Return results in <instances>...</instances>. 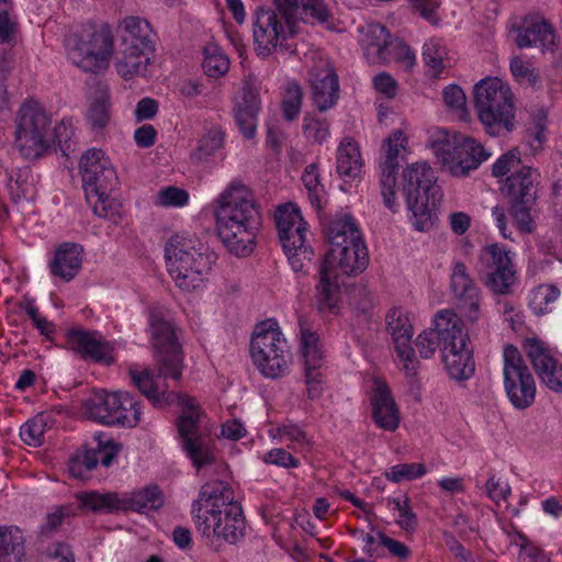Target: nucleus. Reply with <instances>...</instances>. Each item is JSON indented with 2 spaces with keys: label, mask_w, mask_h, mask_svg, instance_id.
Here are the masks:
<instances>
[{
  "label": "nucleus",
  "mask_w": 562,
  "mask_h": 562,
  "mask_svg": "<svg viewBox=\"0 0 562 562\" xmlns=\"http://www.w3.org/2000/svg\"><path fill=\"white\" fill-rule=\"evenodd\" d=\"M313 101L322 112L333 108L339 98L338 76L335 69L326 64L311 74Z\"/></svg>",
  "instance_id": "a878e982"
},
{
  "label": "nucleus",
  "mask_w": 562,
  "mask_h": 562,
  "mask_svg": "<svg viewBox=\"0 0 562 562\" xmlns=\"http://www.w3.org/2000/svg\"><path fill=\"white\" fill-rule=\"evenodd\" d=\"M273 2L277 4L281 18L270 8L265 9L260 7L255 13L252 31L255 49L262 57L269 56L278 46H282V41L285 40L286 34L293 35L295 33L294 27L297 21L314 23L303 19H295L289 24L277 1L273 0Z\"/></svg>",
  "instance_id": "2eb2a0df"
},
{
  "label": "nucleus",
  "mask_w": 562,
  "mask_h": 562,
  "mask_svg": "<svg viewBox=\"0 0 562 562\" xmlns=\"http://www.w3.org/2000/svg\"><path fill=\"white\" fill-rule=\"evenodd\" d=\"M202 67L206 76L218 78L228 71L229 59L217 45L211 44L204 48Z\"/></svg>",
  "instance_id": "49530a36"
},
{
  "label": "nucleus",
  "mask_w": 562,
  "mask_h": 562,
  "mask_svg": "<svg viewBox=\"0 0 562 562\" xmlns=\"http://www.w3.org/2000/svg\"><path fill=\"white\" fill-rule=\"evenodd\" d=\"M409 2L414 13L428 21L431 25L438 24L440 20L438 10L441 5V0H409Z\"/></svg>",
  "instance_id": "13d9d810"
},
{
  "label": "nucleus",
  "mask_w": 562,
  "mask_h": 562,
  "mask_svg": "<svg viewBox=\"0 0 562 562\" xmlns=\"http://www.w3.org/2000/svg\"><path fill=\"white\" fill-rule=\"evenodd\" d=\"M361 44L364 48V57L370 64L382 65L391 61L390 33L380 23H370L361 29Z\"/></svg>",
  "instance_id": "c85d7f7f"
},
{
  "label": "nucleus",
  "mask_w": 562,
  "mask_h": 562,
  "mask_svg": "<svg viewBox=\"0 0 562 562\" xmlns=\"http://www.w3.org/2000/svg\"><path fill=\"white\" fill-rule=\"evenodd\" d=\"M127 405L131 409L133 405L131 394L121 391L113 393L99 391L86 402L87 413L93 420L104 425H121L133 428L137 425V417L124 413Z\"/></svg>",
  "instance_id": "dca6fc26"
},
{
  "label": "nucleus",
  "mask_w": 562,
  "mask_h": 562,
  "mask_svg": "<svg viewBox=\"0 0 562 562\" xmlns=\"http://www.w3.org/2000/svg\"><path fill=\"white\" fill-rule=\"evenodd\" d=\"M538 177L535 169L524 166L510 175L502 187V193L508 199L509 213L524 233L533 229L530 212L538 198Z\"/></svg>",
  "instance_id": "f8f14e48"
},
{
  "label": "nucleus",
  "mask_w": 562,
  "mask_h": 562,
  "mask_svg": "<svg viewBox=\"0 0 562 562\" xmlns=\"http://www.w3.org/2000/svg\"><path fill=\"white\" fill-rule=\"evenodd\" d=\"M285 255L288 256V260L295 272H306L313 256L314 251L311 246H306L305 243L300 244L295 243L289 249H283Z\"/></svg>",
  "instance_id": "603ef678"
},
{
  "label": "nucleus",
  "mask_w": 562,
  "mask_h": 562,
  "mask_svg": "<svg viewBox=\"0 0 562 562\" xmlns=\"http://www.w3.org/2000/svg\"><path fill=\"white\" fill-rule=\"evenodd\" d=\"M520 164V151L517 148H513L495 161L492 166V175L496 178L503 177L509 171L518 168Z\"/></svg>",
  "instance_id": "bf43d9fd"
},
{
  "label": "nucleus",
  "mask_w": 562,
  "mask_h": 562,
  "mask_svg": "<svg viewBox=\"0 0 562 562\" xmlns=\"http://www.w3.org/2000/svg\"><path fill=\"white\" fill-rule=\"evenodd\" d=\"M151 346L158 376L182 379L183 351L176 328L160 312H150Z\"/></svg>",
  "instance_id": "9b49d317"
},
{
  "label": "nucleus",
  "mask_w": 562,
  "mask_h": 562,
  "mask_svg": "<svg viewBox=\"0 0 562 562\" xmlns=\"http://www.w3.org/2000/svg\"><path fill=\"white\" fill-rule=\"evenodd\" d=\"M133 384L146 396L155 407H166L177 404L183 412L178 419V431L182 439L183 450L191 459L193 465L201 469L214 462V453L210 449L205 438L199 432L201 412L194 403V398L187 394L159 390L156 379L157 367L143 371L128 370Z\"/></svg>",
  "instance_id": "f03ea898"
},
{
  "label": "nucleus",
  "mask_w": 562,
  "mask_h": 562,
  "mask_svg": "<svg viewBox=\"0 0 562 562\" xmlns=\"http://www.w3.org/2000/svg\"><path fill=\"white\" fill-rule=\"evenodd\" d=\"M387 149L385 153V160L381 164V194L383 196L384 205L392 212H396L397 203L395 201L396 194V173H397V157L401 149H404L407 139L401 130L394 131L385 140Z\"/></svg>",
  "instance_id": "412c9836"
},
{
  "label": "nucleus",
  "mask_w": 562,
  "mask_h": 562,
  "mask_svg": "<svg viewBox=\"0 0 562 562\" xmlns=\"http://www.w3.org/2000/svg\"><path fill=\"white\" fill-rule=\"evenodd\" d=\"M218 505L212 507H204L201 501L193 503V513L195 526L202 537H216L220 525L222 524V509L217 508Z\"/></svg>",
  "instance_id": "ea45409f"
},
{
  "label": "nucleus",
  "mask_w": 562,
  "mask_h": 562,
  "mask_svg": "<svg viewBox=\"0 0 562 562\" xmlns=\"http://www.w3.org/2000/svg\"><path fill=\"white\" fill-rule=\"evenodd\" d=\"M326 235L330 248L322 265L335 271L339 269L347 276H357L366 270L369 263L368 249L350 215L333 220Z\"/></svg>",
  "instance_id": "20e7f679"
},
{
  "label": "nucleus",
  "mask_w": 562,
  "mask_h": 562,
  "mask_svg": "<svg viewBox=\"0 0 562 562\" xmlns=\"http://www.w3.org/2000/svg\"><path fill=\"white\" fill-rule=\"evenodd\" d=\"M379 544L386 548L391 555L406 560L411 555L409 548L403 542L387 537L383 531H376Z\"/></svg>",
  "instance_id": "69168bd1"
},
{
  "label": "nucleus",
  "mask_w": 562,
  "mask_h": 562,
  "mask_svg": "<svg viewBox=\"0 0 562 562\" xmlns=\"http://www.w3.org/2000/svg\"><path fill=\"white\" fill-rule=\"evenodd\" d=\"M516 271L514 268L496 270H485L482 276L484 284L497 295H508L512 293V286L516 282Z\"/></svg>",
  "instance_id": "c03bdc74"
},
{
  "label": "nucleus",
  "mask_w": 562,
  "mask_h": 562,
  "mask_svg": "<svg viewBox=\"0 0 562 562\" xmlns=\"http://www.w3.org/2000/svg\"><path fill=\"white\" fill-rule=\"evenodd\" d=\"M453 340H450L448 347L442 351V360L448 373L456 380H467L475 369L472 349L469 348V336L463 331V327L459 329Z\"/></svg>",
  "instance_id": "4be33fe9"
},
{
  "label": "nucleus",
  "mask_w": 562,
  "mask_h": 562,
  "mask_svg": "<svg viewBox=\"0 0 562 562\" xmlns=\"http://www.w3.org/2000/svg\"><path fill=\"white\" fill-rule=\"evenodd\" d=\"M509 67L512 74L517 79L526 80L531 87H536L539 83V72L535 68L527 67L519 57H514L510 60Z\"/></svg>",
  "instance_id": "0e129e2a"
},
{
  "label": "nucleus",
  "mask_w": 562,
  "mask_h": 562,
  "mask_svg": "<svg viewBox=\"0 0 562 562\" xmlns=\"http://www.w3.org/2000/svg\"><path fill=\"white\" fill-rule=\"evenodd\" d=\"M389 503L394 504V509L400 513V518L396 520V524L405 531H414L417 527V517L409 506V499L405 498L403 503L398 499L389 498Z\"/></svg>",
  "instance_id": "680f3d73"
},
{
  "label": "nucleus",
  "mask_w": 562,
  "mask_h": 562,
  "mask_svg": "<svg viewBox=\"0 0 562 562\" xmlns=\"http://www.w3.org/2000/svg\"><path fill=\"white\" fill-rule=\"evenodd\" d=\"M45 425L42 418L26 422L20 429V437L29 446L38 447L44 441Z\"/></svg>",
  "instance_id": "4d7b16f0"
},
{
  "label": "nucleus",
  "mask_w": 562,
  "mask_h": 562,
  "mask_svg": "<svg viewBox=\"0 0 562 562\" xmlns=\"http://www.w3.org/2000/svg\"><path fill=\"white\" fill-rule=\"evenodd\" d=\"M188 192L177 187L161 189L157 195V204L161 206H183L188 203Z\"/></svg>",
  "instance_id": "e2e57ef3"
},
{
  "label": "nucleus",
  "mask_w": 562,
  "mask_h": 562,
  "mask_svg": "<svg viewBox=\"0 0 562 562\" xmlns=\"http://www.w3.org/2000/svg\"><path fill=\"white\" fill-rule=\"evenodd\" d=\"M68 57L85 71L98 72L108 67L113 50V35L108 24L90 25L68 40Z\"/></svg>",
  "instance_id": "9d476101"
},
{
  "label": "nucleus",
  "mask_w": 562,
  "mask_h": 562,
  "mask_svg": "<svg viewBox=\"0 0 562 562\" xmlns=\"http://www.w3.org/2000/svg\"><path fill=\"white\" fill-rule=\"evenodd\" d=\"M403 63L408 69L415 64V54L405 43L401 41L393 42L391 46V60Z\"/></svg>",
  "instance_id": "774afa93"
},
{
  "label": "nucleus",
  "mask_w": 562,
  "mask_h": 562,
  "mask_svg": "<svg viewBox=\"0 0 562 562\" xmlns=\"http://www.w3.org/2000/svg\"><path fill=\"white\" fill-rule=\"evenodd\" d=\"M516 44L519 48L539 46L546 50H553L555 34L552 25L546 20L525 21L517 27Z\"/></svg>",
  "instance_id": "2f4dec72"
},
{
  "label": "nucleus",
  "mask_w": 562,
  "mask_h": 562,
  "mask_svg": "<svg viewBox=\"0 0 562 562\" xmlns=\"http://www.w3.org/2000/svg\"><path fill=\"white\" fill-rule=\"evenodd\" d=\"M301 325V352L305 363V383L307 385V395L310 398H317L322 393L321 372L323 364L322 353L318 349V337L315 333L308 331Z\"/></svg>",
  "instance_id": "393cba45"
},
{
  "label": "nucleus",
  "mask_w": 562,
  "mask_h": 562,
  "mask_svg": "<svg viewBox=\"0 0 562 562\" xmlns=\"http://www.w3.org/2000/svg\"><path fill=\"white\" fill-rule=\"evenodd\" d=\"M374 390L370 397L372 418L386 431H395L400 426V411L386 382L374 379Z\"/></svg>",
  "instance_id": "b1692460"
},
{
  "label": "nucleus",
  "mask_w": 562,
  "mask_h": 562,
  "mask_svg": "<svg viewBox=\"0 0 562 562\" xmlns=\"http://www.w3.org/2000/svg\"><path fill=\"white\" fill-rule=\"evenodd\" d=\"M480 260L485 266V270L514 268L509 251L497 244L485 247L481 252Z\"/></svg>",
  "instance_id": "09e8293b"
},
{
  "label": "nucleus",
  "mask_w": 562,
  "mask_h": 562,
  "mask_svg": "<svg viewBox=\"0 0 562 562\" xmlns=\"http://www.w3.org/2000/svg\"><path fill=\"white\" fill-rule=\"evenodd\" d=\"M222 514L217 538L234 544L245 537L246 521L241 506L238 503L226 506L222 509Z\"/></svg>",
  "instance_id": "e433bc0d"
},
{
  "label": "nucleus",
  "mask_w": 562,
  "mask_h": 562,
  "mask_svg": "<svg viewBox=\"0 0 562 562\" xmlns=\"http://www.w3.org/2000/svg\"><path fill=\"white\" fill-rule=\"evenodd\" d=\"M504 357V387L515 408L526 409L536 397V382L525 360L514 345H506Z\"/></svg>",
  "instance_id": "4468645a"
},
{
  "label": "nucleus",
  "mask_w": 562,
  "mask_h": 562,
  "mask_svg": "<svg viewBox=\"0 0 562 562\" xmlns=\"http://www.w3.org/2000/svg\"><path fill=\"white\" fill-rule=\"evenodd\" d=\"M250 355L255 366L267 378L276 379L288 371L291 352L277 323L257 325L250 342Z\"/></svg>",
  "instance_id": "1a4fd4ad"
},
{
  "label": "nucleus",
  "mask_w": 562,
  "mask_h": 562,
  "mask_svg": "<svg viewBox=\"0 0 562 562\" xmlns=\"http://www.w3.org/2000/svg\"><path fill=\"white\" fill-rule=\"evenodd\" d=\"M112 192L104 190V194H101L100 190L93 194L92 201L89 203L97 216L117 223L121 218L122 204L111 196Z\"/></svg>",
  "instance_id": "a18cd8bd"
},
{
  "label": "nucleus",
  "mask_w": 562,
  "mask_h": 562,
  "mask_svg": "<svg viewBox=\"0 0 562 562\" xmlns=\"http://www.w3.org/2000/svg\"><path fill=\"white\" fill-rule=\"evenodd\" d=\"M386 323L398 358L412 362L414 356V349L411 345L413 326L407 315L401 310L393 308L386 315Z\"/></svg>",
  "instance_id": "473e14b6"
},
{
  "label": "nucleus",
  "mask_w": 562,
  "mask_h": 562,
  "mask_svg": "<svg viewBox=\"0 0 562 562\" xmlns=\"http://www.w3.org/2000/svg\"><path fill=\"white\" fill-rule=\"evenodd\" d=\"M154 52L138 47L119 46L116 54V70L125 80L135 76H145Z\"/></svg>",
  "instance_id": "f704fd0d"
},
{
  "label": "nucleus",
  "mask_w": 562,
  "mask_h": 562,
  "mask_svg": "<svg viewBox=\"0 0 562 562\" xmlns=\"http://www.w3.org/2000/svg\"><path fill=\"white\" fill-rule=\"evenodd\" d=\"M33 171L29 167L13 170L8 182L10 198L14 203L22 200H33L36 195V184Z\"/></svg>",
  "instance_id": "4c0bfd02"
},
{
  "label": "nucleus",
  "mask_w": 562,
  "mask_h": 562,
  "mask_svg": "<svg viewBox=\"0 0 562 562\" xmlns=\"http://www.w3.org/2000/svg\"><path fill=\"white\" fill-rule=\"evenodd\" d=\"M450 286L467 319L471 323L476 322L480 311L479 289L461 261L453 266Z\"/></svg>",
  "instance_id": "5701e85b"
},
{
  "label": "nucleus",
  "mask_w": 562,
  "mask_h": 562,
  "mask_svg": "<svg viewBox=\"0 0 562 562\" xmlns=\"http://www.w3.org/2000/svg\"><path fill=\"white\" fill-rule=\"evenodd\" d=\"M82 248L72 243H65L55 251L49 268L54 277L70 281L79 272L81 267Z\"/></svg>",
  "instance_id": "c9c22d12"
},
{
  "label": "nucleus",
  "mask_w": 562,
  "mask_h": 562,
  "mask_svg": "<svg viewBox=\"0 0 562 562\" xmlns=\"http://www.w3.org/2000/svg\"><path fill=\"white\" fill-rule=\"evenodd\" d=\"M259 110L260 101L255 87L249 80H246L241 89L240 100L234 106V119L240 133L248 139L256 134Z\"/></svg>",
  "instance_id": "c756f323"
},
{
  "label": "nucleus",
  "mask_w": 562,
  "mask_h": 562,
  "mask_svg": "<svg viewBox=\"0 0 562 562\" xmlns=\"http://www.w3.org/2000/svg\"><path fill=\"white\" fill-rule=\"evenodd\" d=\"M93 438L97 441L95 448L85 446L69 461L68 471L75 479L86 480L87 474L98 465L99 460L102 465L109 467L122 448L121 443L112 439H103L100 432H97Z\"/></svg>",
  "instance_id": "aec40b11"
},
{
  "label": "nucleus",
  "mask_w": 562,
  "mask_h": 562,
  "mask_svg": "<svg viewBox=\"0 0 562 562\" xmlns=\"http://www.w3.org/2000/svg\"><path fill=\"white\" fill-rule=\"evenodd\" d=\"M225 132L220 126H213L199 139L195 150L191 154V160L195 164L206 161L218 149L223 148Z\"/></svg>",
  "instance_id": "37998d69"
},
{
  "label": "nucleus",
  "mask_w": 562,
  "mask_h": 562,
  "mask_svg": "<svg viewBox=\"0 0 562 562\" xmlns=\"http://www.w3.org/2000/svg\"><path fill=\"white\" fill-rule=\"evenodd\" d=\"M80 173L82 187L88 202L92 201L93 194L101 190L114 191L117 188L119 179L109 158L101 149H88L80 159Z\"/></svg>",
  "instance_id": "f3484780"
},
{
  "label": "nucleus",
  "mask_w": 562,
  "mask_h": 562,
  "mask_svg": "<svg viewBox=\"0 0 562 562\" xmlns=\"http://www.w3.org/2000/svg\"><path fill=\"white\" fill-rule=\"evenodd\" d=\"M340 286L337 282V271L321 265L318 282L315 286L314 305L321 313H336L340 300Z\"/></svg>",
  "instance_id": "7c9ffc66"
},
{
  "label": "nucleus",
  "mask_w": 562,
  "mask_h": 562,
  "mask_svg": "<svg viewBox=\"0 0 562 562\" xmlns=\"http://www.w3.org/2000/svg\"><path fill=\"white\" fill-rule=\"evenodd\" d=\"M303 132L307 138L322 144L329 135V124L325 120L306 115L303 120Z\"/></svg>",
  "instance_id": "052dcab7"
},
{
  "label": "nucleus",
  "mask_w": 562,
  "mask_h": 562,
  "mask_svg": "<svg viewBox=\"0 0 562 562\" xmlns=\"http://www.w3.org/2000/svg\"><path fill=\"white\" fill-rule=\"evenodd\" d=\"M402 192L413 215V226L419 232L432 228L442 196L432 168L427 162L408 165L402 173Z\"/></svg>",
  "instance_id": "7ed1b4c3"
},
{
  "label": "nucleus",
  "mask_w": 562,
  "mask_h": 562,
  "mask_svg": "<svg viewBox=\"0 0 562 562\" xmlns=\"http://www.w3.org/2000/svg\"><path fill=\"white\" fill-rule=\"evenodd\" d=\"M463 327L462 319L452 311L445 310L439 312L434 319V327L425 329L416 340V347L419 355L428 359L434 356L437 348H441V352L450 340H453L459 329Z\"/></svg>",
  "instance_id": "a211bd4d"
},
{
  "label": "nucleus",
  "mask_w": 562,
  "mask_h": 562,
  "mask_svg": "<svg viewBox=\"0 0 562 562\" xmlns=\"http://www.w3.org/2000/svg\"><path fill=\"white\" fill-rule=\"evenodd\" d=\"M442 94L446 105L456 111L461 120H467V97L463 90L457 85H451L445 88Z\"/></svg>",
  "instance_id": "6e6d98bb"
},
{
  "label": "nucleus",
  "mask_w": 562,
  "mask_h": 562,
  "mask_svg": "<svg viewBox=\"0 0 562 562\" xmlns=\"http://www.w3.org/2000/svg\"><path fill=\"white\" fill-rule=\"evenodd\" d=\"M430 147L441 170L458 178L468 177L491 156L473 137L446 128L431 136Z\"/></svg>",
  "instance_id": "39448f33"
},
{
  "label": "nucleus",
  "mask_w": 562,
  "mask_h": 562,
  "mask_svg": "<svg viewBox=\"0 0 562 562\" xmlns=\"http://www.w3.org/2000/svg\"><path fill=\"white\" fill-rule=\"evenodd\" d=\"M75 515V508L71 505H61L54 513L47 515L46 524L42 527V532H52L57 530L64 518Z\"/></svg>",
  "instance_id": "338daca9"
},
{
  "label": "nucleus",
  "mask_w": 562,
  "mask_h": 562,
  "mask_svg": "<svg viewBox=\"0 0 562 562\" xmlns=\"http://www.w3.org/2000/svg\"><path fill=\"white\" fill-rule=\"evenodd\" d=\"M422 56L425 64L434 69L437 74L445 68L447 49L439 42L430 40L429 42L425 43Z\"/></svg>",
  "instance_id": "864d4df0"
},
{
  "label": "nucleus",
  "mask_w": 562,
  "mask_h": 562,
  "mask_svg": "<svg viewBox=\"0 0 562 562\" xmlns=\"http://www.w3.org/2000/svg\"><path fill=\"white\" fill-rule=\"evenodd\" d=\"M120 46L155 52L154 32L149 22L138 16L125 18L121 25Z\"/></svg>",
  "instance_id": "72a5a7b5"
},
{
  "label": "nucleus",
  "mask_w": 562,
  "mask_h": 562,
  "mask_svg": "<svg viewBox=\"0 0 562 562\" xmlns=\"http://www.w3.org/2000/svg\"><path fill=\"white\" fill-rule=\"evenodd\" d=\"M77 497L80 501V507L92 512L122 509L146 513L157 510L164 505L162 491L157 484H149L124 497H119L117 493L100 494L98 492L82 493Z\"/></svg>",
  "instance_id": "ddd939ff"
},
{
  "label": "nucleus",
  "mask_w": 562,
  "mask_h": 562,
  "mask_svg": "<svg viewBox=\"0 0 562 562\" xmlns=\"http://www.w3.org/2000/svg\"><path fill=\"white\" fill-rule=\"evenodd\" d=\"M302 99L303 92L301 87L296 82H290L281 102L282 115L286 121L292 122L299 116Z\"/></svg>",
  "instance_id": "8fccbe9b"
},
{
  "label": "nucleus",
  "mask_w": 562,
  "mask_h": 562,
  "mask_svg": "<svg viewBox=\"0 0 562 562\" xmlns=\"http://www.w3.org/2000/svg\"><path fill=\"white\" fill-rule=\"evenodd\" d=\"M66 126L60 124L50 128V117L36 102H25L16 114L15 146L26 158H38L52 145L63 143L61 132Z\"/></svg>",
  "instance_id": "0eeeda50"
},
{
  "label": "nucleus",
  "mask_w": 562,
  "mask_h": 562,
  "mask_svg": "<svg viewBox=\"0 0 562 562\" xmlns=\"http://www.w3.org/2000/svg\"><path fill=\"white\" fill-rule=\"evenodd\" d=\"M218 237L229 252L245 257L252 252L261 214L252 191L235 180L217 200Z\"/></svg>",
  "instance_id": "f257e3e1"
},
{
  "label": "nucleus",
  "mask_w": 562,
  "mask_h": 562,
  "mask_svg": "<svg viewBox=\"0 0 562 562\" xmlns=\"http://www.w3.org/2000/svg\"><path fill=\"white\" fill-rule=\"evenodd\" d=\"M361 167V155L357 143L350 137H345L337 150V172L342 177L356 178Z\"/></svg>",
  "instance_id": "58836bf2"
},
{
  "label": "nucleus",
  "mask_w": 562,
  "mask_h": 562,
  "mask_svg": "<svg viewBox=\"0 0 562 562\" xmlns=\"http://www.w3.org/2000/svg\"><path fill=\"white\" fill-rule=\"evenodd\" d=\"M276 226L283 249H289L295 243H305L306 223L300 210L293 204L280 205L276 212Z\"/></svg>",
  "instance_id": "cd10ccee"
},
{
  "label": "nucleus",
  "mask_w": 562,
  "mask_h": 562,
  "mask_svg": "<svg viewBox=\"0 0 562 562\" xmlns=\"http://www.w3.org/2000/svg\"><path fill=\"white\" fill-rule=\"evenodd\" d=\"M233 499V491L227 483L223 481H214L206 483L201 487L199 498L196 501H201L204 507L218 505L217 508L223 509L226 506L237 503Z\"/></svg>",
  "instance_id": "a19ab883"
},
{
  "label": "nucleus",
  "mask_w": 562,
  "mask_h": 562,
  "mask_svg": "<svg viewBox=\"0 0 562 562\" xmlns=\"http://www.w3.org/2000/svg\"><path fill=\"white\" fill-rule=\"evenodd\" d=\"M69 348L80 355L83 359L110 364L112 362V347L97 338L95 333L83 329H70L67 333Z\"/></svg>",
  "instance_id": "bb28decb"
},
{
  "label": "nucleus",
  "mask_w": 562,
  "mask_h": 562,
  "mask_svg": "<svg viewBox=\"0 0 562 562\" xmlns=\"http://www.w3.org/2000/svg\"><path fill=\"white\" fill-rule=\"evenodd\" d=\"M426 473V467L423 463H402L391 468L386 472L387 480L398 483L403 480H414L423 476Z\"/></svg>",
  "instance_id": "5fc2aeb1"
},
{
  "label": "nucleus",
  "mask_w": 562,
  "mask_h": 562,
  "mask_svg": "<svg viewBox=\"0 0 562 562\" xmlns=\"http://www.w3.org/2000/svg\"><path fill=\"white\" fill-rule=\"evenodd\" d=\"M167 270L176 284L192 291L201 285L216 261V255L203 250V246L189 238L175 236L165 247Z\"/></svg>",
  "instance_id": "423d86ee"
},
{
  "label": "nucleus",
  "mask_w": 562,
  "mask_h": 562,
  "mask_svg": "<svg viewBox=\"0 0 562 562\" xmlns=\"http://www.w3.org/2000/svg\"><path fill=\"white\" fill-rule=\"evenodd\" d=\"M540 381L553 392H562V364L552 356L548 345L537 337H527L522 344Z\"/></svg>",
  "instance_id": "6ab92c4d"
},
{
  "label": "nucleus",
  "mask_w": 562,
  "mask_h": 562,
  "mask_svg": "<svg viewBox=\"0 0 562 562\" xmlns=\"http://www.w3.org/2000/svg\"><path fill=\"white\" fill-rule=\"evenodd\" d=\"M110 101L105 93H102L90 105L88 121L93 130H103L110 122Z\"/></svg>",
  "instance_id": "3c124183"
},
{
  "label": "nucleus",
  "mask_w": 562,
  "mask_h": 562,
  "mask_svg": "<svg viewBox=\"0 0 562 562\" xmlns=\"http://www.w3.org/2000/svg\"><path fill=\"white\" fill-rule=\"evenodd\" d=\"M474 108L490 135L497 136L502 131L514 130L513 93L499 78H485L475 85Z\"/></svg>",
  "instance_id": "6e6552de"
},
{
  "label": "nucleus",
  "mask_w": 562,
  "mask_h": 562,
  "mask_svg": "<svg viewBox=\"0 0 562 562\" xmlns=\"http://www.w3.org/2000/svg\"><path fill=\"white\" fill-rule=\"evenodd\" d=\"M24 540L15 529L0 527V562H21L24 557Z\"/></svg>",
  "instance_id": "79ce46f5"
},
{
  "label": "nucleus",
  "mask_w": 562,
  "mask_h": 562,
  "mask_svg": "<svg viewBox=\"0 0 562 562\" xmlns=\"http://www.w3.org/2000/svg\"><path fill=\"white\" fill-rule=\"evenodd\" d=\"M302 181L307 190L311 204L314 205L317 210H321L324 188L319 183L317 164L313 162L305 167L302 173Z\"/></svg>",
  "instance_id": "de8ad7c7"
}]
</instances>
